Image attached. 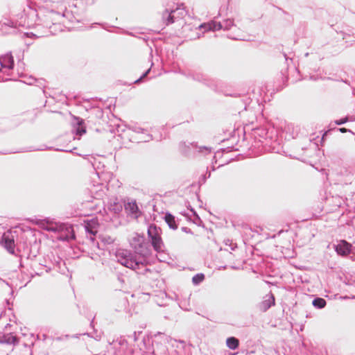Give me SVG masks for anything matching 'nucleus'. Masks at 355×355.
Wrapping results in <instances>:
<instances>
[{
  "mask_svg": "<svg viewBox=\"0 0 355 355\" xmlns=\"http://www.w3.org/2000/svg\"><path fill=\"white\" fill-rule=\"evenodd\" d=\"M130 246L135 250V254H132L129 250L119 249L116 252V257L118 262L126 268L136 271L138 274H145L149 270L148 255L150 249L146 239L143 236L137 233H132L128 239Z\"/></svg>",
  "mask_w": 355,
  "mask_h": 355,
  "instance_id": "nucleus-1",
  "label": "nucleus"
},
{
  "mask_svg": "<svg viewBox=\"0 0 355 355\" xmlns=\"http://www.w3.org/2000/svg\"><path fill=\"white\" fill-rule=\"evenodd\" d=\"M148 235L150 239L151 244L157 252H163L164 245L161 238V230L155 225H150L148 229Z\"/></svg>",
  "mask_w": 355,
  "mask_h": 355,
  "instance_id": "nucleus-2",
  "label": "nucleus"
},
{
  "mask_svg": "<svg viewBox=\"0 0 355 355\" xmlns=\"http://www.w3.org/2000/svg\"><path fill=\"white\" fill-rule=\"evenodd\" d=\"M200 28H205L207 31H219L221 29L223 30H230L232 28L236 29V25L234 24V21L231 19H227L220 22H216L215 21H211L208 23H205L202 24Z\"/></svg>",
  "mask_w": 355,
  "mask_h": 355,
  "instance_id": "nucleus-3",
  "label": "nucleus"
},
{
  "mask_svg": "<svg viewBox=\"0 0 355 355\" xmlns=\"http://www.w3.org/2000/svg\"><path fill=\"white\" fill-rule=\"evenodd\" d=\"M148 347L142 352L141 355H168L166 345L157 342L152 343L148 340Z\"/></svg>",
  "mask_w": 355,
  "mask_h": 355,
  "instance_id": "nucleus-4",
  "label": "nucleus"
},
{
  "mask_svg": "<svg viewBox=\"0 0 355 355\" xmlns=\"http://www.w3.org/2000/svg\"><path fill=\"white\" fill-rule=\"evenodd\" d=\"M355 248H352V245L347 241L342 240L336 245V251L338 254L347 255L350 252L354 253Z\"/></svg>",
  "mask_w": 355,
  "mask_h": 355,
  "instance_id": "nucleus-5",
  "label": "nucleus"
},
{
  "mask_svg": "<svg viewBox=\"0 0 355 355\" xmlns=\"http://www.w3.org/2000/svg\"><path fill=\"white\" fill-rule=\"evenodd\" d=\"M0 64L3 68L12 69L14 67V59L11 53H6L0 57Z\"/></svg>",
  "mask_w": 355,
  "mask_h": 355,
  "instance_id": "nucleus-6",
  "label": "nucleus"
},
{
  "mask_svg": "<svg viewBox=\"0 0 355 355\" xmlns=\"http://www.w3.org/2000/svg\"><path fill=\"white\" fill-rule=\"evenodd\" d=\"M125 209L128 214H131L135 218H138L140 215L139 207L135 201L128 202L125 205Z\"/></svg>",
  "mask_w": 355,
  "mask_h": 355,
  "instance_id": "nucleus-7",
  "label": "nucleus"
},
{
  "mask_svg": "<svg viewBox=\"0 0 355 355\" xmlns=\"http://www.w3.org/2000/svg\"><path fill=\"white\" fill-rule=\"evenodd\" d=\"M178 12L180 14L183 13V10L180 8H178L176 10H172L171 12H168V10H166L164 12L162 15L163 19L166 21V24H172L174 22L173 18L175 17L174 14L175 12Z\"/></svg>",
  "mask_w": 355,
  "mask_h": 355,
  "instance_id": "nucleus-8",
  "label": "nucleus"
},
{
  "mask_svg": "<svg viewBox=\"0 0 355 355\" xmlns=\"http://www.w3.org/2000/svg\"><path fill=\"white\" fill-rule=\"evenodd\" d=\"M135 133L139 135L135 138L137 141H148L150 139V136L144 132V130L139 127L135 128L133 130Z\"/></svg>",
  "mask_w": 355,
  "mask_h": 355,
  "instance_id": "nucleus-9",
  "label": "nucleus"
},
{
  "mask_svg": "<svg viewBox=\"0 0 355 355\" xmlns=\"http://www.w3.org/2000/svg\"><path fill=\"white\" fill-rule=\"evenodd\" d=\"M274 304L275 298L274 296L272 294H270L266 296V298L260 304V309L262 311H266Z\"/></svg>",
  "mask_w": 355,
  "mask_h": 355,
  "instance_id": "nucleus-10",
  "label": "nucleus"
},
{
  "mask_svg": "<svg viewBox=\"0 0 355 355\" xmlns=\"http://www.w3.org/2000/svg\"><path fill=\"white\" fill-rule=\"evenodd\" d=\"M64 228L67 232V234L65 235H61L60 236V239L61 240H64V241H69V240L73 239L75 238V234H74L72 227L71 226H66Z\"/></svg>",
  "mask_w": 355,
  "mask_h": 355,
  "instance_id": "nucleus-11",
  "label": "nucleus"
},
{
  "mask_svg": "<svg viewBox=\"0 0 355 355\" xmlns=\"http://www.w3.org/2000/svg\"><path fill=\"white\" fill-rule=\"evenodd\" d=\"M41 227L48 231L55 232L58 230V225L51 222L43 220L40 223Z\"/></svg>",
  "mask_w": 355,
  "mask_h": 355,
  "instance_id": "nucleus-12",
  "label": "nucleus"
},
{
  "mask_svg": "<svg viewBox=\"0 0 355 355\" xmlns=\"http://www.w3.org/2000/svg\"><path fill=\"white\" fill-rule=\"evenodd\" d=\"M3 240L4 241L5 247L8 251L12 252L14 249V240L10 238L8 235L4 234L3 236Z\"/></svg>",
  "mask_w": 355,
  "mask_h": 355,
  "instance_id": "nucleus-13",
  "label": "nucleus"
},
{
  "mask_svg": "<svg viewBox=\"0 0 355 355\" xmlns=\"http://www.w3.org/2000/svg\"><path fill=\"white\" fill-rule=\"evenodd\" d=\"M92 193L94 195L95 198H101L105 194L104 187L103 185H99L97 187H94L92 189Z\"/></svg>",
  "mask_w": 355,
  "mask_h": 355,
  "instance_id": "nucleus-14",
  "label": "nucleus"
},
{
  "mask_svg": "<svg viewBox=\"0 0 355 355\" xmlns=\"http://www.w3.org/2000/svg\"><path fill=\"white\" fill-rule=\"evenodd\" d=\"M227 346L231 349H236L239 347V340L234 337H230L226 340Z\"/></svg>",
  "mask_w": 355,
  "mask_h": 355,
  "instance_id": "nucleus-15",
  "label": "nucleus"
},
{
  "mask_svg": "<svg viewBox=\"0 0 355 355\" xmlns=\"http://www.w3.org/2000/svg\"><path fill=\"white\" fill-rule=\"evenodd\" d=\"M165 221L168 225L169 227L173 230L177 229L178 226L175 223V218L169 214H166Z\"/></svg>",
  "mask_w": 355,
  "mask_h": 355,
  "instance_id": "nucleus-16",
  "label": "nucleus"
},
{
  "mask_svg": "<svg viewBox=\"0 0 355 355\" xmlns=\"http://www.w3.org/2000/svg\"><path fill=\"white\" fill-rule=\"evenodd\" d=\"M312 304L317 309H322L326 306V301L321 297H317L312 302Z\"/></svg>",
  "mask_w": 355,
  "mask_h": 355,
  "instance_id": "nucleus-17",
  "label": "nucleus"
},
{
  "mask_svg": "<svg viewBox=\"0 0 355 355\" xmlns=\"http://www.w3.org/2000/svg\"><path fill=\"white\" fill-rule=\"evenodd\" d=\"M97 225L96 221H92L91 223H87L85 226V230L87 232H89L91 234H95L97 232L96 229V225Z\"/></svg>",
  "mask_w": 355,
  "mask_h": 355,
  "instance_id": "nucleus-18",
  "label": "nucleus"
},
{
  "mask_svg": "<svg viewBox=\"0 0 355 355\" xmlns=\"http://www.w3.org/2000/svg\"><path fill=\"white\" fill-rule=\"evenodd\" d=\"M205 279V275L202 273L196 275L192 278L193 284L197 285L201 283Z\"/></svg>",
  "mask_w": 355,
  "mask_h": 355,
  "instance_id": "nucleus-19",
  "label": "nucleus"
},
{
  "mask_svg": "<svg viewBox=\"0 0 355 355\" xmlns=\"http://www.w3.org/2000/svg\"><path fill=\"white\" fill-rule=\"evenodd\" d=\"M86 132L85 127L83 125L82 121L78 122V127L76 128V134L78 135H83Z\"/></svg>",
  "mask_w": 355,
  "mask_h": 355,
  "instance_id": "nucleus-20",
  "label": "nucleus"
},
{
  "mask_svg": "<svg viewBox=\"0 0 355 355\" xmlns=\"http://www.w3.org/2000/svg\"><path fill=\"white\" fill-rule=\"evenodd\" d=\"M114 239L110 236H103L101 238V241L105 245H110L114 243Z\"/></svg>",
  "mask_w": 355,
  "mask_h": 355,
  "instance_id": "nucleus-21",
  "label": "nucleus"
},
{
  "mask_svg": "<svg viewBox=\"0 0 355 355\" xmlns=\"http://www.w3.org/2000/svg\"><path fill=\"white\" fill-rule=\"evenodd\" d=\"M347 121V119L345 118V119L336 121V123L338 124V125H341V124L345 123Z\"/></svg>",
  "mask_w": 355,
  "mask_h": 355,
  "instance_id": "nucleus-22",
  "label": "nucleus"
},
{
  "mask_svg": "<svg viewBox=\"0 0 355 355\" xmlns=\"http://www.w3.org/2000/svg\"><path fill=\"white\" fill-rule=\"evenodd\" d=\"M121 209H122L121 205H116V208H115V211H116H116H121Z\"/></svg>",
  "mask_w": 355,
  "mask_h": 355,
  "instance_id": "nucleus-23",
  "label": "nucleus"
},
{
  "mask_svg": "<svg viewBox=\"0 0 355 355\" xmlns=\"http://www.w3.org/2000/svg\"><path fill=\"white\" fill-rule=\"evenodd\" d=\"M230 37L234 40H241L239 35H230Z\"/></svg>",
  "mask_w": 355,
  "mask_h": 355,
  "instance_id": "nucleus-24",
  "label": "nucleus"
},
{
  "mask_svg": "<svg viewBox=\"0 0 355 355\" xmlns=\"http://www.w3.org/2000/svg\"><path fill=\"white\" fill-rule=\"evenodd\" d=\"M340 131L341 132H346L347 131V130L346 128H343L340 129Z\"/></svg>",
  "mask_w": 355,
  "mask_h": 355,
  "instance_id": "nucleus-25",
  "label": "nucleus"
},
{
  "mask_svg": "<svg viewBox=\"0 0 355 355\" xmlns=\"http://www.w3.org/2000/svg\"><path fill=\"white\" fill-rule=\"evenodd\" d=\"M149 71H150V69L147 70V71H146V73H144L143 74V76L141 77V78H142L145 77V76L147 75V73L149 72Z\"/></svg>",
  "mask_w": 355,
  "mask_h": 355,
  "instance_id": "nucleus-26",
  "label": "nucleus"
},
{
  "mask_svg": "<svg viewBox=\"0 0 355 355\" xmlns=\"http://www.w3.org/2000/svg\"><path fill=\"white\" fill-rule=\"evenodd\" d=\"M9 26H14V24L12 22L11 24H10Z\"/></svg>",
  "mask_w": 355,
  "mask_h": 355,
  "instance_id": "nucleus-27",
  "label": "nucleus"
},
{
  "mask_svg": "<svg viewBox=\"0 0 355 355\" xmlns=\"http://www.w3.org/2000/svg\"><path fill=\"white\" fill-rule=\"evenodd\" d=\"M354 243H355V241H354Z\"/></svg>",
  "mask_w": 355,
  "mask_h": 355,
  "instance_id": "nucleus-28",
  "label": "nucleus"
}]
</instances>
